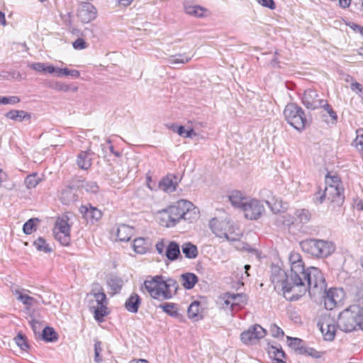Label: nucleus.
Instances as JSON below:
<instances>
[{
    "instance_id": "nucleus-44",
    "label": "nucleus",
    "mask_w": 363,
    "mask_h": 363,
    "mask_svg": "<svg viewBox=\"0 0 363 363\" xmlns=\"http://www.w3.org/2000/svg\"><path fill=\"white\" fill-rule=\"evenodd\" d=\"M277 223L284 225L290 226L294 223L295 218L288 213L280 214L277 216Z\"/></svg>"
},
{
    "instance_id": "nucleus-12",
    "label": "nucleus",
    "mask_w": 363,
    "mask_h": 363,
    "mask_svg": "<svg viewBox=\"0 0 363 363\" xmlns=\"http://www.w3.org/2000/svg\"><path fill=\"white\" fill-rule=\"evenodd\" d=\"M53 233L55 238L62 245L67 246L70 242V227L67 220L62 218L56 221Z\"/></svg>"
},
{
    "instance_id": "nucleus-7",
    "label": "nucleus",
    "mask_w": 363,
    "mask_h": 363,
    "mask_svg": "<svg viewBox=\"0 0 363 363\" xmlns=\"http://www.w3.org/2000/svg\"><path fill=\"white\" fill-rule=\"evenodd\" d=\"M344 189L342 186H328L325 187L323 192L320 190L315 194V199L319 203H322L325 199L330 201L333 203H336L337 205H340L343 203L344 196Z\"/></svg>"
},
{
    "instance_id": "nucleus-30",
    "label": "nucleus",
    "mask_w": 363,
    "mask_h": 363,
    "mask_svg": "<svg viewBox=\"0 0 363 363\" xmlns=\"http://www.w3.org/2000/svg\"><path fill=\"white\" fill-rule=\"evenodd\" d=\"M201 303L198 301H193L188 308L187 314L190 319L199 320L202 319Z\"/></svg>"
},
{
    "instance_id": "nucleus-31",
    "label": "nucleus",
    "mask_w": 363,
    "mask_h": 363,
    "mask_svg": "<svg viewBox=\"0 0 363 363\" xmlns=\"http://www.w3.org/2000/svg\"><path fill=\"white\" fill-rule=\"evenodd\" d=\"M180 279L182 286L187 290L193 289L199 280L198 277L195 274L191 272L182 274Z\"/></svg>"
},
{
    "instance_id": "nucleus-28",
    "label": "nucleus",
    "mask_w": 363,
    "mask_h": 363,
    "mask_svg": "<svg viewBox=\"0 0 363 363\" xmlns=\"http://www.w3.org/2000/svg\"><path fill=\"white\" fill-rule=\"evenodd\" d=\"M5 117L14 121L22 122L30 120L31 115L23 110H11L6 113Z\"/></svg>"
},
{
    "instance_id": "nucleus-21",
    "label": "nucleus",
    "mask_w": 363,
    "mask_h": 363,
    "mask_svg": "<svg viewBox=\"0 0 363 363\" xmlns=\"http://www.w3.org/2000/svg\"><path fill=\"white\" fill-rule=\"evenodd\" d=\"M163 288L164 291L162 294L164 300H167L172 298L177 294L179 285L175 279L169 278L165 280L163 277Z\"/></svg>"
},
{
    "instance_id": "nucleus-1",
    "label": "nucleus",
    "mask_w": 363,
    "mask_h": 363,
    "mask_svg": "<svg viewBox=\"0 0 363 363\" xmlns=\"http://www.w3.org/2000/svg\"><path fill=\"white\" fill-rule=\"evenodd\" d=\"M301 284L298 281L289 282V275L279 267L272 269L271 281L276 289H281L285 297L286 294L293 293L289 298L291 301L298 300L308 291L311 296L316 294H322L325 291L326 283L322 272L317 267L305 268L303 273L299 277Z\"/></svg>"
},
{
    "instance_id": "nucleus-40",
    "label": "nucleus",
    "mask_w": 363,
    "mask_h": 363,
    "mask_svg": "<svg viewBox=\"0 0 363 363\" xmlns=\"http://www.w3.org/2000/svg\"><path fill=\"white\" fill-rule=\"evenodd\" d=\"M94 318L98 322H102L104 321V318L108 315L109 311L107 307V305H101V306H97L96 308H94Z\"/></svg>"
},
{
    "instance_id": "nucleus-45",
    "label": "nucleus",
    "mask_w": 363,
    "mask_h": 363,
    "mask_svg": "<svg viewBox=\"0 0 363 363\" xmlns=\"http://www.w3.org/2000/svg\"><path fill=\"white\" fill-rule=\"evenodd\" d=\"M295 215L301 223H307L311 218V213L307 209L296 210Z\"/></svg>"
},
{
    "instance_id": "nucleus-38",
    "label": "nucleus",
    "mask_w": 363,
    "mask_h": 363,
    "mask_svg": "<svg viewBox=\"0 0 363 363\" xmlns=\"http://www.w3.org/2000/svg\"><path fill=\"white\" fill-rule=\"evenodd\" d=\"M133 250L138 254H144L148 250L146 240L143 238H135L133 241Z\"/></svg>"
},
{
    "instance_id": "nucleus-36",
    "label": "nucleus",
    "mask_w": 363,
    "mask_h": 363,
    "mask_svg": "<svg viewBox=\"0 0 363 363\" xmlns=\"http://www.w3.org/2000/svg\"><path fill=\"white\" fill-rule=\"evenodd\" d=\"M189 203L191 206L188 208L187 211H184V216H182V219L191 223L199 218V213L194 204L190 201H189Z\"/></svg>"
},
{
    "instance_id": "nucleus-35",
    "label": "nucleus",
    "mask_w": 363,
    "mask_h": 363,
    "mask_svg": "<svg viewBox=\"0 0 363 363\" xmlns=\"http://www.w3.org/2000/svg\"><path fill=\"white\" fill-rule=\"evenodd\" d=\"M164 312H165L169 315L174 318H179L180 314L177 309V306L174 303H164L161 304L160 306Z\"/></svg>"
},
{
    "instance_id": "nucleus-26",
    "label": "nucleus",
    "mask_w": 363,
    "mask_h": 363,
    "mask_svg": "<svg viewBox=\"0 0 363 363\" xmlns=\"http://www.w3.org/2000/svg\"><path fill=\"white\" fill-rule=\"evenodd\" d=\"M164 255L169 261L177 260L181 257L179 245L175 241L169 242L166 247Z\"/></svg>"
},
{
    "instance_id": "nucleus-17",
    "label": "nucleus",
    "mask_w": 363,
    "mask_h": 363,
    "mask_svg": "<svg viewBox=\"0 0 363 363\" xmlns=\"http://www.w3.org/2000/svg\"><path fill=\"white\" fill-rule=\"evenodd\" d=\"M96 9L90 3H84L78 9L77 17L83 23H88L96 18Z\"/></svg>"
},
{
    "instance_id": "nucleus-63",
    "label": "nucleus",
    "mask_w": 363,
    "mask_h": 363,
    "mask_svg": "<svg viewBox=\"0 0 363 363\" xmlns=\"http://www.w3.org/2000/svg\"><path fill=\"white\" fill-rule=\"evenodd\" d=\"M63 71L65 76H71L74 78H78L80 76V72L77 69L63 68Z\"/></svg>"
},
{
    "instance_id": "nucleus-25",
    "label": "nucleus",
    "mask_w": 363,
    "mask_h": 363,
    "mask_svg": "<svg viewBox=\"0 0 363 363\" xmlns=\"http://www.w3.org/2000/svg\"><path fill=\"white\" fill-rule=\"evenodd\" d=\"M116 237L119 241L128 242L133 235V228L125 224L120 225L117 228Z\"/></svg>"
},
{
    "instance_id": "nucleus-20",
    "label": "nucleus",
    "mask_w": 363,
    "mask_h": 363,
    "mask_svg": "<svg viewBox=\"0 0 363 363\" xmlns=\"http://www.w3.org/2000/svg\"><path fill=\"white\" fill-rule=\"evenodd\" d=\"M320 330L325 340L332 341L335 336L336 325L333 320L325 319L322 322L318 323Z\"/></svg>"
},
{
    "instance_id": "nucleus-11",
    "label": "nucleus",
    "mask_w": 363,
    "mask_h": 363,
    "mask_svg": "<svg viewBox=\"0 0 363 363\" xmlns=\"http://www.w3.org/2000/svg\"><path fill=\"white\" fill-rule=\"evenodd\" d=\"M246 218L250 220L258 219L264 212V205L255 199H247L242 209Z\"/></svg>"
},
{
    "instance_id": "nucleus-2",
    "label": "nucleus",
    "mask_w": 363,
    "mask_h": 363,
    "mask_svg": "<svg viewBox=\"0 0 363 363\" xmlns=\"http://www.w3.org/2000/svg\"><path fill=\"white\" fill-rule=\"evenodd\" d=\"M300 247L306 253L318 258L327 257L335 250L333 242L314 238L302 240Z\"/></svg>"
},
{
    "instance_id": "nucleus-4",
    "label": "nucleus",
    "mask_w": 363,
    "mask_h": 363,
    "mask_svg": "<svg viewBox=\"0 0 363 363\" xmlns=\"http://www.w3.org/2000/svg\"><path fill=\"white\" fill-rule=\"evenodd\" d=\"M359 305H352L342 311L338 316L337 327L345 333L359 330Z\"/></svg>"
},
{
    "instance_id": "nucleus-64",
    "label": "nucleus",
    "mask_w": 363,
    "mask_h": 363,
    "mask_svg": "<svg viewBox=\"0 0 363 363\" xmlns=\"http://www.w3.org/2000/svg\"><path fill=\"white\" fill-rule=\"evenodd\" d=\"M351 89L354 91H356L357 94L361 92L363 93V86L361 84L357 82H354L351 84Z\"/></svg>"
},
{
    "instance_id": "nucleus-54",
    "label": "nucleus",
    "mask_w": 363,
    "mask_h": 363,
    "mask_svg": "<svg viewBox=\"0 0 363 363\" xmlns=\"http://www.w3.org/2000/svg\"><path fill=\"white\" fill-rule=\"evenodd\" d=\"M102 352L101 342L96 340L94 343V361L101 363L103 360L101 353Z\"/></svg>"
},
{
    "instance_id": "nucleus-55",
    "label": "nucleus",
    "mask_w": 363,
    "mask_h": 363,
    "mask_svg": "<svg viewBox=\"0 0 363 363\" xmlns=\"http://www.w3.org/2000/svg\"><path fill=\"white\" fill-rule=\"evenodd\" d=\"M25 184L28 189L35 188L38 184V180L35 174H30L26 177Z\"/></svg>"
},
{
    "instance_id": "nucleus-52",
    "label": "nucleus",
    "mask_w": 363,
    "mask_h": 363,
    "mask_svg": "<svg viewBox=\"0 0 363 363\" xmlns=\"http://www.w3.org/2000/svg\"><path fill=\"white\" fill-rule=\"evenodd\" d=\"M356 148L359 152L363 153V130L359 129L357 130V137L353 142Z\"/></svg>"
},
{
    "instance_id": "nucleus-39",
    "label": "nucleus",
    "mask_w": 363,
    "mask_h": 363,
    "mask_svg": "<svg viewBox=\"0 0 363 363\" xmlns=\"http://www.w3.org/2000/svg\"><path fill=\"white\" fill-rule=\"evenodd\" d=\"M288 345L293 350L298 352L301 354L302 349L304 348L303 341L297 337H287Z\"/></svg>"
},
{
    "instance_id": "nucleus-49",
    "label": "nucleus",
    "mask_w": 363,
    "mask_h": 363,
    "mask_svg": "<svg viewBox=\"0 0 363 363\" xmlns=\"http://www.w3.org/2000/svg\"><path fill=\"white\" fill-rule=\"evenodd\" d=\"M108 284L113 293L116 294L121 291L123 286V281L118 277H113L108 281Z\"/></svg>"
},
{
    "instance_id": "nucleus-5",
    "label": "nucleus",
    "mask_w": 363,
    "mask_h": 363,
    "mask_svg": "<svg viewBox=\"0 0 363 363\" xmlns=\"http://www.w3.org/2000/svg\"><path fill=\"white\" fill-rule=\"evenodd\" d=\"M286 121L299 132L303 130L308 121L303 108L295 103L288 104L284 110Z\"/></svg>"
},
{
    "instance_id": "nucleus-60",
    "label": "nucleus",
    "mask_w": 363,
    "mask_h": 363,
    "mask_svg": "<svg viewBox=\"0 0 363 363\" xmlns=\"http://www.w3.org/2000/svg\"><path fill=\"white\" fill-rule=\"evenodd\" d=\"M60 17H61V19H62V21L63 23V24L67 27V28H71L72 26V15L71 13L69 12H67L65 14L63 13H61L60 14Z\"/></svg>"
},
{
    "instance_id": "nucleus-15",
    "label": "nucleus",
    "mask_w": 363,
    "mask_h": 363,
    "mask_svg": "<svg viewBox=\"0 0 363 363\" xmlns=\"http://www.w3.org/2000/svg\"><path fill=\"white\" fill-rule=\"evenodd\" d=\"M322 294H324L323 301L325 308L327 310H333L336 306L340 303L343 298V291L335 288L326 290Z\"/></svg>"
},
{
    "instance_id": "nucleus-59",
    "label": "nucleus",
    "mask_w": 363,
    "mask_h": 363,
    "mask_svg": "<svg viewBox=\"0 0 363 363\" xmlns=\"http://www.w3.org/2000/svg\"><path fill=\"white\" fill-rule=\"evenodd\" d=\"M301 354H307L314 358H320L321 357V353L320 352L315 350L313 348L306 346L304 347L303 349H302Z\"/></svg>"
},
{
    "instance_id": "nucleus-46",
    "label": "nucleus",
    "mask_w": 363,
    "mask_h": 363,
    "mask_svg": "<svg viewBox=\"0 0 363 363\" xmlns=\"http://www.w3.org/2000/svg\"><path fill=\"white\" fill-rule=\"evenodd\" d=\"M33 245L39 251L50 252L52 250L49 245L47 244L45 240L42 237H39L37 240H35L33 242Z\"/></svg>"
},
{
    "instance_id": "nucleus-13",
    "label": "nucleus",
    "mask_w": 363,
    "mask_h": 363,
    "mask_svg": "<svg viewBox=\"0 0 363 363\" xmlns=\"http://www.w3.org/2000/svg\"><path fill=\"white\" fill-rule=\"evenodd\" d=\"M267 331L261 325L255 324L243 331L240 335L241 341L245 345H252L255 340L263 338Z\"/></svg>"
},
{
    "instance_id": "nucleus-18",
    "label": "nucleus",
    "mask_w": 363,
    "mask_h": 363,
    "mask_svg": "<svg viewBox=\"0 0 363 363\" xmlns=\"http://www.w3.org/2000/svg\"><path fill=\"white\" fill-rule=\"evenodd\" d=\"M79 211L82 217L86 219L87 222L92 224L99 220L102 216V212L90 203L82 205L79 208Z\"/></svg>"
},
{
    "instance_id": "nucleus-47",
    "label": "nucleus",
    "mask_w": 363,
    "mask_h": 363,
    "mask_svg": "<svg viewBox=\"0 0 363 363\" xmlns=\"http://www.w3.org/2000/svg\"><path fill=\"white\" fill-rule=\"evenodd\" d=\"M91 294L93 295L97 306L108 305L106 295L102 290H99L98 291H92Z\"/></svg>"
},
{
    "instance_id": "nucleus-57",
    "label": "nucleus",
    "mask_w": 363,
    "mask_h": 363,
    "mask_svg": "<svg viewBox=\"0 0 363 363\" xmlns=\"http://www.w3.org/2000/svg\"><path fill=\"white\" fill-rule=\"evenodd\" d=\"M321 108H324L329 116L332 118L333 120L337 121V116L336 112L333 109L330 105L328 104V102L325 100H323V103L321 104Z\"/></svg>"
},
{
    "instance_id": "nucleus-61",
    "label": "nucleus",
    "mask_w": 363,
    "mask_h": 363,
    "mask_svg": "<svg viewBox=\"0 0 363 363\" xmlns=\"http://www.w3.org/2000/svg\"><path fill=\"white\" fill-rule=\"evenodd\" d=\"M72 46L75 50H83L88 47V44L83 38H77L72 43Z\"/></svg>"
},
{
    "instance_id": "nucleus-41",
    "label": "nucleus",
    "mask_w": 363,
    "mask_h": 363,
    "mask_svg": "<svg viewBox=\"0 0 363 363\" xmlns=\"http://www.w3.org/2000/svg\"><path fill=\"white\" fill-rule=\"evenodd\" d=\"M50 87L58 91L67 92L69 91H72L74 92L77 91V86H71L69 84L61 82H55L53 84H52L50 86Z\"/></svg>"
},
{
    "instance_id": "nucleus-48",
    "label": "nucleus",
    "mask_w": 363,
    "mask_h": 363,
    "mask_svg": "<svg viewBox=\"0 0 363 363\" xmlns=\"http://www.w3.org/2000/svg\"><path fill=\"white\" fill-rule=\"evenodd\" d=\"M342 186V182L337 175H330L328 173L325 176V186Z\"/></svg>"
},
{
    "instance_id": "nucleus-43",
    "label": "nucleus",
    "mask_w": 363,
    "mask_h": 363,
    "mask_svg": "<svg viewBox=\"0 0 363 363\" xmlns=\"http://www.w3.org/2000/svg\"><path fill=\"white\" fill-rule=\"evenodd\" d=\"M269 355L273 357V360L284 359L286 354L281 347L272 345L269 349Z\"/></svg>"
},
{
    "instance_id": "nucleus-56",
    "label": "nucleus",
    "mask_w": 363,
    "mask_h": 363,
    "mask_svg": "<svg viewBox=\"0 0 363 363\" xmlns=\"http://www.w3.org/2000/svg\"><path fill=\"white\" fill-rule=\"evenodd\" d=\"M82 187L85 189L86 191L95 194L99 191V186L95 182H85L82 185Z\"/></svg>"
},
{
    "instance_id": "nucleus-8",
    "label": "nucleus",
    "mask_w": 363,
    "mask_h": 363,
    "mask_svg": "<svg viewBox=\"0 0 363 363\" xmlns=\"http://www.w3.org/2000/svg\"><path fill=\"white\" fill-rule=\"evenodd\" d=\"M144 286L148 291L150 296L155 299L164 301L163 277L157 275L151 277L150 279H146L144 281Z\"/></svg>"
},
{
    "instance_id": "nucleus-42",
    "label": "nucleus",
    "mask_w": 363,
    "mask_h": 363,
    "mask_svg": "<svg viewBox=\"0 0 363 363\" xmlns=\"http://www.w3.org/2000/svg\"><path fill=\"white\" fill-rule=\"evenodd\" d=\"M42 337L46 342H55L58 335L52 328L47 326L43 330Z\"/></svg>"
},
{
    "instance_id": "nucleus-22",
    "label": "nucleus",
    "mask_w": 363,
    "mask_h": 363,
    "mask_svg": "<svg viewBox=\"0 0 363 363\" xmlns=\"http://www.w3.org/2000/svg\"><path fill=\"white\" fill-rule=\"evenodd\" d=\"M76 190L73 187L66 186L64 188L60 195V199L65 205H69L77 200Z\"/></svg>"
},
{
    "instance_id": "nucleus-62",
    "label": "nucleus",
    "mask_w": 363,
    "mask_h": 363,
    "mask_svg": "<svg viewBox=\"0 0 363 363\" xmlns=\"http://www.w3.org/2000/svg\"><path fill=\"white\" fill-rule=\"evenodd\" d=\"M257 2L261 6L274 10L276 8V4L274 0H256Z\"/></svg>"
},
{
    "instance_id": "nucleus-24",
    "label": "nucleus",
    "mask_w": 363,
    "mask_h": 363,
    "mask_svg": "<svg viewBox=\"0 0 363 363\" xmlns=\"http://www.w3.org/2000/svg\"><path fill=\"white\" fill-rule=\"evenodd\" d=\"M184 9L186 14L196 18L203 17L205 13L207 11L206 9L199 5L191 4L190 2H184Z\"/></svg>"
},
{
    "instance_id": "nucleus-27",
    "label": "nucleus",
    "mask_w": 363,
    "mask_h": 363,
    "mask_svg": "<svg viewBox=\"0 0 363 363\" xmlns=\"http://www.w3.org/2000/svg\"><path fill=\"white\" fill-rule=\"evenodd\" d=\"M141 303L140 296L135 293L131 294L125 302V308L130 313H136Z\"/></svg>"
},
{
    "instance_id": "nucleus-50",
    "label": "nucleus",
    "mask_w": 363,
    "mask_h": 363,
    "mask_svg": "<svg viewBox=\"0 0 363 363\" xmlns=\"http://www.w3.org/2000/svg\"><path fill=\"white\" fill-rule=\"evenodd\" d=\"M15 341L16 345L22 350H28L29 348V345L27 341V337L23 334L19 333L15 337Z\"/></svg>"
},
{
    "instance_id": "nucleus-33",
    "label": "nucleus",
    "mask_w": 363,
    "mask_h": 363,
    "mask_svg": "<svg viewBox=\"0 0 363 363\" xmlns=\"http://www.w3.org/2000/svg\"><path fill=\"white\" fill-rule=\"evenodd\" d=\"M30 67L36 71V72H40V73H49V74H52V73H55V67L54 66H52V65H48L47 63H43V62H35V63H32L30 65Z\"/></svg>"
},
{
    "instance_id": "nucleus-9",
    "label": "nucleus",
    "mask_w": 363,
    "mask_h": 363,
    "mask_svg": "<svg viewBox=\"0 0 363 363\" xmlns=\"http://www.w3.org/2000/svg\"><path fill=\"white\" fill-rule=\"evenodd\" d=\"M289 260L291 265V274L289 276V282L298 281L300 284L301 282L299 277L301 274L303 273L305 269L301 255L298 252H291L289 255Z\"/></svg>"
},
{
    "instance_id": "nucleus-16",
    "label": "nucleus",
    "mask_w": 363,
    "mask_h": 363,
    "mask_svg": "<svg viewBox=\"0 0 363 363\" xmlns=\"http://www.w3.org/2000/svg\"><path fill=\"white\" fill-rule=\"evenodd\" d=\"M11 291L16 296V299L21 302L28 310H30L34 305L39 303L37 299L27 294V293H30L28 289L12 286Z\"/></svg>"
},
{
    "instance_id": "nucleus-14",
    "label": "nucleus",
    "mask_w": 363,
    "mask_h": 363,
    "mask_svg": "<svg viewBox=\"0 0 363 363\" xmlns=\"http://www.w3.org/2000/svg\"><path fill=\"white\" fill-rule=\"evenodd\" d=\"M302 104L311 110H315L321 108V104L323 99H319L318 92L312 89H308L304 91L301 96Z\"/></svg>"
},
{
    "instance_id": "nucleus-29",
    "label": "nucleus",
    "mask_w": 363,
    "mask_h": 363,
    "mask_svg": "<svg viewBox=\"0 0 363 363\" xmlns=\"http://www.w3.org/2000/svg\"><path fill=\"white\" fill-rule=\"evenodd\" d=\"M78 167L84 170H87L91 166V154L89 151H82L79 153L77 158Z\"/></svg>"
},
{
    "instance_id": "nucleus-19",
    "label": "nucleus",
    "mask_w": 363,
    "mask_h": 363,
    "mask_svg": "<svg viewBox=\"0 0 363 363\" xmlns=\"http://www.w3.org/2000/svg\"><path fill=\"white\" fill-rule=\"evenodd\" d=\"M179 182L177 176L174 174H168L159 182V188L165 192H174Z\"/></svg>"
},
{
    "instance_id": "nucleus-10",
    "label": "nucleus",
    "mask_w": 363,
    "mask_h": 363,
    "mask_svg": "<svg viewBox=\"0 0 363 363\" xmlns=\"http://www.w3.org/2000/svg\"><path fill=\"white\" fill-rule=\"evenodd\" d=\"M222 299L224 301L223 308H230L232 313L242 309L247 301L246 296L243 294L226 293L223 295Z\"/></svg>"
},
{
    "instance_id": "nucleus-53",
    "label": "nucleus",
    "mask_w": 363,
    "mask_h": 363,
    "mask_svg": "<svg viewBox=\"0 0 363 363\" xmlns=\"http://www.w3.org/2000/svg\"><path fill=\"white\" fill-rule=\"evenodd\" d=\"M20 101L18 96H0V104H16Z\"/></svg>"
},
{
    "instance_id": "nucleus-32",
    "label": "nucleus",
    "mask_w": 363,
    "mask_h": 363,
    "mask_svg": "<svg viewBox=\"0 0 363 363\" xmlns=\"http://www.w3.org/2000/svg\"><path fill=\"white\" fill-rule=\"evenodd\" d=\"M170 128L174 132L177 133L179 135L184 138H193L198 135L194 129L186 130L183 125L178 126L176 124H173L171 125Z\"/></svg>"
},
{
    "instance_id": "nucleus-58",
    "label": "nucleus",
    "mask_w": 363,
    "mask_h": 363,
    "mask_svg": "<svg viewBox=\"0 0 363 363\" xmlns=\"http://www.w3.org/2000/svg\"><path fill=\"white\" fill-rule=\"evenodd\" d=\"M269 332L271 335L274 337H283L284 335L283 330L276 324H272L270 325Z\"/></svg>"
},
{
    "instance_id": "nucleus-6",
    "label": "nucleus",
    "mask_w": 363,
    "mask_h": 363,
    "mask_svg": "<svg viewBox=\"0 0 363 363\" xmlns=\"http://www.w3.org/2000/svg\"><path fill=\"white\" fill-rule=\"evenodd\" d=\"M212 231L219 238H224L229 241L238 240L241 236L239 229L230 221H219L213 218L210 222Z\"/></svg>"
},
{
    "instance_id": "nucleus-51",
    "label": "nucleus",
    "mask_w": 363,
    "mask_h": 363,
    "mask_svg": "<svg viewBox=\"0 0 363 363\" xmlns=\"http://www.w3.org/2000/svg\"><path fill=\"white\" fill-rule=\"evenodd\" d=\"M38 220V218H30L26 221L23 226V233L26 235H30L34 232L36 230L35 222Z\"/></svg>"
},
{
    "instance_id": "nucleus-37",
    "label": "nucleus",
    "mask_w": 363,
    "mask_h": 363,
    "mask_svg": "<svg viewBox=\"0 0 363 363\" xmlns=\"http://www.w3.org/2000/svg\"><path fill=\"white\" fill-rule=\"evenodd\" d=\"M191 59V57H188L185 54H177L169 56L167 59V62L170 65L186 64L188 63Z\"/></svg>"
},
{
    "instance_id": "nucleus-3",
    "label": "nucleus",
    "mask_w": 363,
    "mask_h": 363,
    "mask_svg": "<svg viewBox=\"0 0 363 363\" xmlns=\"http://www.w3.org/2000/svg\"><path fill=\"white\" fill-rule=\"evenodd\" d=\"M189 206L191 205L189 201L181 199L174 205L162 210L160 212V225L167 228L174 227L182 219L184 211H187Z\"/></svg>"
},
{
    "instance_id": "nucleus-34",
    "label": "nucleus",
    "mask_w": 363,
    "mask_h": 363,
    "mask_svg": "<svg viewBox=\"0 0 363 363\" xmlns=\"http://www.w3.org/2000/svg\"><path fill=\"white\" fill-rule=\"evenodd\" d=\"M182 252L188 259H194L198 255V250L196 245L191 242H186L182 246Z\"/></svg>"
},
{
    "instance_id": "nucleus-23",
    "label": "nucleus",
    "mask_w": 363,
    "mask_h": 363,
    "mask_svg": "<svg viewBox=\"0 0 363 363\" xmlns=\"http://www.w3.org/2000/svg\"><path fill=\"white\" fill-rule=\"evenodd\" d=\"M228 200L235 208L242 209L243 205L247 199L244 196L243 194L238 190L232 191L228 196Z\"/></svg>"
}]
</instances>
